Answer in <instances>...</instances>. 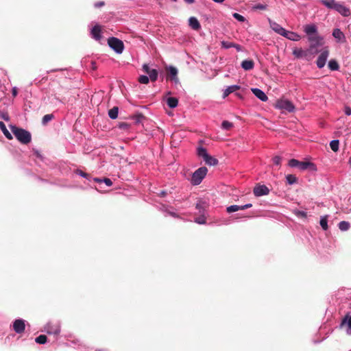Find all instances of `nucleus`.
I'll return each mask as SVG.
<instances>
[{
  "label": "nucleus",
  "mask_w": 351,
  "mask_h": 351,
  "mask_svg": "<svg viewBox=\"0 0 351 351\" xmlns=\"http://www.w3.org/2000/svg\"><path fill=\"white\" fill-rule=\"evenodd\" d=\"M304 32L306 33L308 40L310 43L308 51L311 53H317L319 51L317 47L322 46L324 40L318 32L317 27L315 24H308L304 26Z\"/></svg>",
  "instance_id": "nucleus-1"
},
{
  "label": "nucleus",
  "mask_w": 351,
  "mask_h": 351,
  "mask_svg": "<svg viewBox=\"0 0 351 351\" xmlns=\"http://www.w3.org/2000/svg\"><path fill=\"white\" fill-rule=\"evenodd\" d=\"M10 130L16 138L22 144L27 145L32 141V135L27 130L16 125H10Z\"/></svg>",
  "instance_id": "nucleus-2"
},
{
  "label": "nucleus",
  "mask_w": 351,
  "mask_h": 351,
  "mask_svg": "<svg viewBox=\"0 0 351 351\" xmlns=\"http://www.w3.org/2000/svg\"><path fill=\"white\" fill-rule=\"evenodd\" d=\"M322 4L327 8L334 9L344 16L350 15V10L342 4L336 3L335 0H322Z\"/></svg>",
  "instance_id": "nucleus-3"
},
{
  "label": "nucleus",
  "mask_w": 351,
  "mask_h": 351,
  "mask_svg": "<svg viewBox=\"0 0 351 351\" xmlns=\"http://www.w3.org/2000/svg\"><path fill=\"white\" fill-rule=\"evenodd\" d=\"M208 172V169L205 167H202L197 169L193 173L191 178V183L193 185H198L201 183L202 180L206 176Z\"/></svg>",
  "instance_id": "nucleus-4"
},
{
  "label": "nucleus",
  "mask_w": 351,
  "mask_h": 351,
  "mask_svg": "<svg viewBox=\"0 0 351 351\" xmlns=\"http://www.w3.org/2000/svg\"><path fill=\"white\" fill-rule=\"evenodd\" d=\"M108 44L117 53H121L123 51V43L119 38L111 37L108 38Z\"/></svg>",
  "instance_id": "nucleus-5"
},
{
  "label": "nucleus",
  "mask_w": 351,
  "mask_h": 351,
  "mask_svg": "<svg viewBox=\"0 0 351 351\" xmlns=\"http://www.w3.org/2000/svg\"><path fill=\"white\" fill-rule=\"evenodd\" d=\"M329 47H324L321 51L320 54L319 55L317 60L316 61L317 66L319 69L323 68L326 62V60L329 56Z\"/></svg>",
  "instance_id": "nucleus-6"
},
{
  "label": "nucleus",
  "mask_w": 351,
  "mask_h": 351,
  "mask_svg": "<svg viewBox=\"0 0 351 351\" xmlns=\"http://www.w3.org/2000/svg\"><path fill=\"white\" fill-rule=\"evenodd\" d=\"M275 107L280 110H285L289 112H293L295 106L293 104L287 99H278L275 104Z\"/></svg>",
  "instance_id": "nucleus-7"
},
{
  "label": "nucleus",
  "mask_w": 351,
  "mask_h": 351,
  "mask_svg": "<svg viewBox=\"0 0 351 351\" xmlns=\"http://www.w3.org/2000/svg\"><path fill=\"white\" fill-rule=\"evenodd\" d=\"M45 330L49 335H58L60 332V326L57 323L49 322L45 326Z\"/></svg>",
  "instance_id": "nucleus-8"
},
{
  "label": "nucleus",
  "mask_w": 351,
  "mask_h": 351,
  "mask_svg": "<svg viewBox=\"0 0 351 351\" xmlns=\"http://www.w3.org/2000/svg\"><path fill=\"white\" fill-rule=\"evenodd\" d=\"M254 194L256 197L269 194V190L265 185H256L253 190Z\"/></svg>",
  "instance_id": "nucleus-9"
},
{
  "label": "nucleus",
  "mask_w": 351,
  "mask_h": 351,
  "mask_svg": "<svg viewBox=\"0 0 351 351\" xmlns=\"http://www.w3.org/2000/svg\"><path fill=\"white\" fill-rule=\"evenodd\" d=\"M25 328V322L23 319H16L13 323L14 330L19 334L24 332Z\"/></svg>",
  "instance_id": "nucleus-10"
},
{
  "label": "nucleus",
  "mask_w": 351,
  "mask_h": 351,
  "mask_svg": "<svg viewBox=\"0 0 351 351\" xmlns=\"http://www.w3.org/2000/svg\"><path fill=\"white\" fill-rule=\"evenodd\" d=\"M166 71H167V74L169 76H171V80H173L176 82H178V78L177 77L178 75V69L173 66H169L166 67Z\"/></svg>",
  "instance_id": "nucleus-11"
},
{
  "label": "nucleus",
  "mask_w": 351,
  "mask_h": 351,
  "mask_svg": "<svg viewBox=\"0 0 351 351\" xmlns=\"http://www.w3.org/2000/svg\"><path fill=\"white\" fill-rule=\"evenodd\" d=\"M252 92L254 93V95L256 97H258L262 101H266L268 99V97L265 95V93L259 88H252Z\"/></svg>",
  "instance_id": "nucleus-12"
},
{
  "label": "nucleus",
  "mask_w": 351,
  "mask_h": 351,
  "mask_svg": "<svg viewBox=\"0 0 351 351\" xmlns=\"http://www.w3.org/2000/svg\"><path fill=\"white\" fill-rule=\"evenodd\" d=\"M282 36L284 37H285L291 40H293V41L300 40L301 38V36L299 34H298L297 33L287 31L286 29Z\"/></svg>",
  "instance_id": "nucleus-13"
},
{
  "label": "nucleus",
  "mask_w": 351,
  "mask_h": 351,
  "mask_svg": "<svg viewBox=\"0 0 351 351\" xmlns=\"http://www.w3.org/2000/svg\"><path fill=\"white\" fill-rule=\"evenodd\" d=\"M101 28L99 25H95L91 29V34L94 39L96 40H99L101 38Z\"/></svg>",
  "instance_id": "nucleus-14"
},
{
  "label": "nucleus",
  "mask_w": 351,
  "mask_h": 351,
  "mask_svg": "<svg viewBox=\"0 0 351 351\" xmlns=\"http://www.w3.org/2000/svg\"><path fill=\"white\" fill-rule=\"evenodd\" d=\"M347 327V333L351 334V315L349 317L346 315L341 321V327Z\"/></svg>",
  "instance_id": "nucleus-15"
},
{
  "label": "nucleus",
  "mask_w": 351,
  "mask_h": 351,
  "mask_svg": "<svg viewBox=\"0 0 351 351\" xmlns=\"http://www.w3.org/2000/svg\"><path fill=\"white\" fill-rule=\"evenodd\" d=\"M189 26L194 30H199L201 28L199 22L194 16H191L189 18Z\"/></svg>",
  "instance_id": "nucleus-16"
},
{
  "label": "nucleus",
  "mask_w": 351,
  "mask_h": 351,
  "mask_svg": "<svg viewBox=\"0 0 351 351\" xmlns=\"http://www.w3.org/2000/svg\"><path fill=\"white\" fill-rule=\"evenodd\" d=\"M254 66V62L252 60H245L241 62V67L245 71L252 70Z\"/></svg>",
  "instance_id": "nucleus-17"
},
{
  "label": "nucleus",
  "mask_w": 351,
  "mask_h": 351,
  "mask_svg": "<svg viewBox=\"0 0 351 351\" xmlns=\"http://www.w3.org/2000/svg\"><path fill=\"white\" fill-rule=\"evenodd\" d=\"M270 26L274 32H276V33L279 34L281 36L283 35L285 31V29H284L282 27H281L280 25L275 22H270Z\"/></svg>",
  "instance_id": "nucleus-18"
},
{
  "label": "nucleus",
  "mask_w": 351,
  "mask_h": 351,
  "mask_svg": "<svg viewBox=\"0 0 351 351\" xmlns=\"http://www.w3.org/2000/svg\"><path fill=\"white\" fill-rule=\"evenodd\" d=\"M298 169L300 170H305L307 169H311L312 170L315 169V165L311 162H299Z\"/></svg>",
  "instance_id": "nucleus-19"
},
{
  "label": "nucleus",
  "mask_w": 351,
  "mask_h": 351,
  "mask_svg": "<svg viewBox=\"0 0 351 351\" xmlns=\"http://www.w3.org/2000/svg\"><path fill=\"white\" fill-rule=\"evenodd\" d=\"M240 86L238 85H232L228 86L223 92V97L225 98L228 97L230 93H234V91L239 90Z\"/></svg>",
  "instance_id": "nucleus-20"
},
{
  "label": "nucleus",
  "mask_w": 351,
  "mask_h": 351,
  "mask_svg": "<svg viewBox=\"0 0 351 351\" xmlns=\"http://www.w3.org/2000/svg\"><path fill=\"white\" fill-rule=\"evenodd\" d=\"M332 36L338 40L345 41V36L343 33L338 28L333 30Z\"/></svg>",
  "instance_id": "nucleus-21"
},
{
  "label": "nucleus",
  "mask_w": 351,
  "mask_h": 351,
  "mask_svg": "<svg viewBox=\"0 0 351 351\" xmlns=\"http://www.w3.org/2000/svg\"><path fill=\"white\" fill-rule=\"evenodd\" d=\"M0 129L1 130L2 132L8 139L12 140L13 138L12 135L8 130L5 123L3 121H0Z\"/></svg>",
  "instance_id": "nucleus-22"
},
{
  "label": "nucleus",
  "mask_w": 351,
  "mask_h": 351,
  "mask_svg": "<svg viewBox=\"0 0 351 351\" xmlns=\"http://www.w3.org/2000/svg\"><path fill=\"white\" fill-rule=\"evenodd\" d=\"M203 159L208 165H216L218 163V160L209 154L206 155Z\"/></svg>",
  "instance_id": "nucleus-23"
},
{
  "label": "nucleus",
  "mask_w": 351,
  "mask_h": 351,
  "mask_svg": "<svg viewBox=\"0 0 351 351\" xmlns=\"http://www.w3.org/2000/svg\"><path fill=\"white\" fill-rule=\"evenodd\" d=\"M119 113V108L117 106H114L112 108L109 110L108 116L112 119H115L118 117Z\"/></svg>",
  "instance_id": "nucleus-24"
},
{
  "label": "nucleus",
  "mask_w": 351,
  "mask_h": 351,
  "mask_svg": "<svg viewBox=\"0 0 351 351\" xmlns=\"http://www.w3.org/2000/svg\"><path fill=\"white\" fill-rule=\"evenodd\" d=\"M167 104L171 108H174L178 106V100L176 97H169L167 99Z\"/></svg>",
  "instance_id": "nucleus-25"
},
{
  "label": "nucleus",
  "mask_w": 351,
  "mask_h": 351,
  "mask_svg": "<svg viewBox=\"0 0 351 351\" xmlns=\"http://www.w3.org/2000/svg\"><path fill=\"white\" fill-rule=\"evenodd\" d=\"M328 67L331 71H338L339 69V65L337 60H330L328 62Z\"/></svg>",
  "instance_id": "nucleus-26"
},
{
  "label": "nucleus",
  "mask_w": 351,
  "mask_h": 351,
  "mask_svg": "<svg viewBox=\"0 0 351 351\" xmlns=\"http://www.w3.org/2000/svg\"><path fill=\"white\" fill-rule=\"evenodd\" d=\"M293 54L298 58H302L306 56V52L301 48L295 49L293 51Z\"/></svg>",
  "instance_id": "nucleus-27"
},
{
  "label": "nucleus",
  "mask_w": 351,
  "mask_h": 351,
  "mask_svg": "<svg viewBox=\"0 0 351 351\" xmlns=\"http://www.w3.org/2000/svg\"><path fill=\"white\" fill-rule=\"evenodd\" d=\"M320 226H322V229L324 230H327L328 228V216H324L320 219Z\"/></svg>",
  "instance_id": "nucleus-28"
},
{
  "label": "nucleus",
  "mask_w": 351,
  "mask_h": 351,
  "mask_svg": "<svg viewBox=\"0 0 351 351\" xmlns=\"http://www.w3.org/2000/svg\"><path fill=\"white\" fill-rule=\"evenodd\" d=\"M158 76V71L156 69H152V71L149 73L148 77L152 82H155L157 80Z\"/></svg>",
  "instance_id": "nucleus-29"
},
{
  "label": "nucleus",
  "mask_w": 351,
  "mask_h": 351,
  "mask_svg": "<svg viewBox=\"0 0 351 351\" xmlns=\"http://www.w3.org/2000/svg\"><path fill=\"white\" fill-rule=\"evenodd\" d=\"M286 179H287V183L289 184H293L297 183V182H298L297 177L293 174H288L286 176Z\"/></svg>",
  "instance_id": "nucleus-30"
},
{
  "label": "nucleus",
  "mask_w": 351,
  "mask_h": 351,
  "mask_svg": "<svg viewBox=\"0 0 351 351\" xmlns=\"http://www.w3.org/2000/svg\"><path fill=\"white\" fill-rule=\"evenodd\" d=\"M338 226L341 231H346L350 228V223L348 221H342L339 222Z\"/></svg>",
  "instance_id": "nucleus-31"
},
{
  "label": "nucleus",
  "mask_w": 351,
  "mask_h": 351,
  "mask_svg": "<svg viewBox=\"0 0 351 351\" xmlns=\"http://www.w3.org/2000/svg\"><path fill=\"white\" fill-rule=\"evenodd\" d=\"M339 141L338 140H333L330 143V147L331 149L337 152L339 150Z\"/></svg>",
  "instance_id": "nucleus-32"
},
{
  "label": "nucleus",
  "mask_w": 351,
  "mask_h": 351,
  "mask_svg": "<svg viewBox=\"0 0 351 351\" xmlns=\"http://www.w3.org/2000/svg\"><path fill=\"white\" fill-rule=\"evenodd\" d=\"M47 337L45 335H40L35 339V341L39 344H44L47 342Z\"/></svg>",
  "instance_id": "nucleus-33"
},
{
  "label": "nucleus",
  "mask_w": 351,
  "mask_h": 351,
  "mask_svg": "<svg viewBox=\"0 0 351 351\" xmlns=\"http://www.w3.org/2000/svg\"><path fill=\"white\" fill-rule=\"evenodd\" d=\"M54 118V116L53 114H45L43 119H42V123L43 125H46L48 122L51 121Z\"/></svg>",
  "instance_id": "nucleus-34"
},
{
  "label": "nucleus",
  "mask_w": 351,
  "mask_h": 351,
  "mask_svg": "<svg viewBox=\"0 0 351 351\" xmlns=\"http://www.w3.org/2000/svg\"><path fill=\"white\" fill-rule=\"evenodd\" d=\"M233 127V123L228 121H223L221 123V128L226 130H230Z\"/></svg>",
  "instance_id": "nucleus-35"
},
{
  "label": "nucleus",
  "mask_w": 351,
  "mask_h": 351,
  "mask_svg": "<svg viewBox=\"0 0 351 351\" xmlns=\"http://www.w3.org/2000/svg\"><path fill=\"white\" fill-rule=\"evenodd\" d=\"M208 154L207 153V151L205 148L204 147H198L197 148V155L199 156V157H202V158H205L206 155H208Z\"/></svg>",
  "instance_id": "nucleus-36"
},
{
  "label": "nucleus",
  "mask_w": 351,
  "mask_h": 351,
  "mask_svg": "<svg viewBox=\"0 0 351 351\" xmlns=\"http://www.w3.org/2000/svg\"><path fill=\"white\" fill-rule=\"evenodd\" d=\"M205 204L202 202H199L196 204L195 208L199 210L200 214H203L205 209Z\"/></svg>",
  "instance_id": "nucleus-37"
},
{
  "label": "nucleus",
  "mask_w": 351,
  "mask_h": 351,
  "mask_svg": "<svg viewBox=\"0 0 351 351\" xmlns=\"http://www.w3.org/2000/svg\"><path fill=\"white\" fill-rule=\"evenodd\" d=\"M138 81L141 84H148V83H149V77H148L147 75H141V76L138 77Z\"/></svg>",
  "instance_id": "nucleus-38"
},
{
  "label": "nucleus",
  "mask_w": 351,
  "mask_h": 351,
  "mask_svg": "<svg viewBox=\"0 0 351 351\" xmlns=\"http://www.w3.org/2000/svg\"><path fill=\"white\" fill-rule=\"evenodd\" d=\"M226 210L228 213H233V212H236V211H238L239 210V206H237V205H232V206H228L227 208H226Z\"/></svg>",
  "instance_id": "nucleus-39"
},
{
  "label": "nucleus",
  "mask_w": 351,
  "mask_h": 351,
  "mask_svg": "<svg viewBox=\"0 0 351 351\" xmlns=\"http://www.w3.org/2000/svg\"><path fill=\"white\" fill-rule=\"evenodd\" d=\"M118 128L121 130H128L130 128V125L126 122H121L118 124Z\"/></svg>",
  "instance_id": "nucleus-40"
},
{
  "label": "nucleus",
  "mask_w": 351,
  "mask_h": 351,
  "mask_svg": "<svg viewBox=\"0 0 351 351\" xmlns=\"http://www.w3.org/2000/svg\"><path fill=\"white\" fill-rule=\"evenodd\" d=\"M299 162L300 161L296 160V159H291L289 161V165L291 167H299Z\"/></svg>",
  "instance_id": "nucleus-41"
},
{
  "label": "nucleus",
  "mask_w": 351,
  "mask_h": 351,
  "mask_svg": "<svg viewBox=\"0 0 351 351\" xmlns=\"http://www.w3.org/2000/svg\"><path fill=\"white\" fill-rule=\"evenodd\" d=\"M195 221L199 224H204L206 223V219L203 214H201V216L195 218Z\"/></svg>",
  "instance_id": "nucleus-42"
},
{
  "label": "nucleus",
  "mask_w": 351,
  "mask_h": 351,
  "mask_svg": "<svg viewBox=\"0 0 351 351\" xmlns=\"http://www.w3.org/2000/svg\"><path fill=\"white\" fill-rule=\"evenodd\" d=\"M221 46L226 49H229L230 47H233L234 46V43L227 41H222Z\"/></svg>",
  "instance_id": "nucleus-43"
},
{
  "label": "nucleus",
  "mask_w": 351,
  "mask_h": 351,
  "mask_svg": "<svg viewBox=\"0 0 351 351\" xmlns=\"http://www.w3.org/2000/svg\"><path fill=\"white\" fill-rule=\"evenodd\" d=\"M233 17L241 22H244L245 21V19L242 15L239 14V13H234L232 14Z\"/></svg>",
  "instance_id": "nucleus-44"
},
{
  "label": "nucleus",
  "mask_w": 351,
  "mask_h": 351,
  "mask_svg": "<svg viewBox=\"0 0 351 351\" xmlns=\"http://www.w3.org/2000/svg\"><path fill=\"white\" fill-rule=\"evenodd\" d=\"M0 118L7 121L10 120L9 114L4 112H0Z\"/></svg>",
  "instance_id": "nucleus-45"
},
{
  "label": "nucleus",
  "mask_w": 351,
  "mask_h": 351,
  "mask_svg": "<svg viewBox=\"0 0 351 351\" xmlns=\"http://www.w3.org/2000/svg\"><path fill=\"white\" fill-rule=\"evenodd\" d=\"M274 164L276 165H280L281 163V158L278 156H276L272 159Z\"/></svg>",
  "instance_id": "nucleus-46"
},
{
  "label": "nucleus",
  "mask_w": 351,
  "mask_h": 351,
  "mask_svg": "<svg viewBox=\"0 0 351 351\" xmlns=\"http://www.w3.org/2000/svg\"><path fill=\"white\" fill-rule=\"evenodd\" d=\"M295 215L298 217H304V218H306L307 216L306 213H305L304 211H301V210H297L295 212Z\"/></svg>",
  "instance_id": "nucleus-47"
},
{
  "label": "nucleus",
  "mask_w": 351,
  "mask_h": 351,
  "mask_svg": "<svg viewBox=\"0 0 351 351\" xmlns=\"http://www.w3.org/2000/svg\"><path fill=\"white\" fill-rule=\"evenodd\" d=\"M143 117H144L142 114H138V115L134 116L132 117V119L135 120L136 123H139L141 121V120L143 119Z\"/></svg>",
  "instance_id": "nucleus-48"
},
{
  "label": "nucleus",
  "mask_w": 351,
  "mask_h": 351,
  "mask_svg": "<svg viewBox=\"0 0 351 351\" xmlns=\"http://www.w3.org/2000/svg\"><path fill=\"white\" fill-rule=\"evenodd\" d=\"M143 70L144 71V72H145L148 75L150 73V71H152V69H150L149 66L147 64H143Z\"/></svg>",
  "instance_id": "nucleus-49"
},
{
  "label": "nucleus",
  "mask_w": 351,
  "mask_h": 351,
  "mask_svg": "<svg viewBox=\"0 0 351 351\" xmlns=\"http://www.w3.org/2000/svg\"><path fill=\"white\" fill-rule=\"evenodd\" d=\"M76 173H77V174H78V175H80V176H81L82 177H84V178L88 177V174L85 173V172H84V171H82V170L77 169L76 171Z\"/></svg>",
  "instance_id": "nucleus-50"
},
{
  "label": "nucleus",
  "mask_w": 351,
  "mask_h": 351,
  "mask_svg": "<svg viewBox=\"0 0 351 351\" xmlns=\"http://www.w3.org/2000/svg\"><path fill=\"white\" fill-rule=\"evenodd\" d=\"M345 114L348 116L351 115V108L350 106H346L344 109Z\"/></svg>",
  "instance_id": "nucleus-51"
},
{
  "label": "nucleus",
  "mask_w": 351,
  "mask_h": 351,
  "mask_svg": "<svg viewBox=\"0 0 351 351\" xmlns=\"http://www.w3.org/2000/svg\"><path fill=\"white\" fill-rule=\"evenodd\" d=\"M104 182H105V184H106L107 186H112V181H111V180H110V179H109V178H104Z\"/></svg>",
  "instance_id": "nucleus-52"
},
{
  "label": "nucleus",
  "mask_w": 351,
  "mask_h": 351,
  "mask_svg": "<svg viewBox=\"0 0 351 351\" xmlns=\"http://www.w3.org/2000/svg\"><path fill=\"white\" fill-rule=\"evenodd\" d=\"M255 8L259 9V10H265L266 5L263 4H258L255 6Z\"/></svg>",
  "instance_id": "nucleus-53"
},
{
  "label": "nucleus",
  "mask_w": 351,
  "mask_h": 351,
  "mask_svg": "<svg viewBox=\"0 0 351 351\" xmlns=\"http://www.w3.org/2000/svg\"><path fill=\"white\" fill-rule=\"evenodd\" d=\"M104 5V1H100V2L96 3L95 6L96 8H100V7L103 6Z\"/></svg>",
  "instance_id": "nucleus-54"
},
{
  "label": "nucleus",
  "mask_w": 351,
  "mask_h": 351,
  "mask_svg": "<svg viewBox=\"0 0 351 351\" xmlns=\"http://www.w3.org/2000/svg\"><path fill=\"white\" fill-rule=\"evenodd\" d=\"M233 47H235L238 51L241 50V47L239 45L234 43V46H233Z\"/></svg>",
  "instance_id": "nucleus-55"
},
{
  "label": "nucleus",
  "mask_w": 351,
  "mask_h": 351,
  "mask_svg": "<svg viewBox=\"0 0 351 351\" xmlns=\"http://www.w3.org/2000/svg\"><path fill=\"white\" fill-rule=\"evenodd\" d=\"M252 206V204H245L243 205V207L247 209V208H250Z\"/></svg>",
  "instance_id": "nucleus-56"
},
{
  "label": "nucleus",
  "mask_w": 351,
  "mask_h": 351,
  "mask_svg": "<svg viewBox=\"0 0 351 351\" xmlns=\"http://www.w3.org/2000/svg\"><path fill=\"white\" fill-rule=\"evenodd\" d=\"M184 1L189 4L193 3L195 2V0H184Z\"/></svg>",
  "instance_id": "nucleus-57"
},
{
  "label": "nucleus",
  "mask_w": 351,
  "mask_h": 351,
  "mask_svg": "<svg viewBox=\"0 0 351 351\" xmlns=\"http://www.w3.org/2000/svg\"><path fill=\"white\" fill-rule=\"evenodd\" d=\"M12 94L14 96H16L17 95V90L15 88H14L12 90Z\"/></svg>",
  "instance_id": "nucleus-58"
},
{
  "label": "nucleus",
  "mask_w": 351,
  "mask_h": 351,
  "mask_svg": "<svg viewBox=\"0 0 351 351\" xmlns=\"http://www.w3.org/2000/svg\"><path fill=\"white\" fill-rule=\"evenodd\" d=\"M213 1L216 2V3H222L225 0H213Z\"/></svg>",
  "instance_id": "nucleus-59"
},
{
  "label": "nucleus",
  "mask_w": 351,
  "mask_h": 351,
  "mask_svg": "<svg viewBox=\"0 0 351 351\" xmlns=\"http://www.w3.org/2000/svg\"><path fill=\"white\" fill-rule=\"evenodd\" d=\"M165 195H166V192H165V191H162L160 193L161 196H165Z\"/></svg>",
  "instance_id": "nucleus-60"
},
{
  "label": "nucleus",
  "mask_w": 351,
  "mask_h": 351,
  "mask_svg": "<svg viewBox=\"0 0 351 351\" xmlns=\"http://www.w3.org/2000/svg\"><path fill=\"white\" fill-rule=\"evenodd\" d=\"M245 208L243 207V206H239V210H245Z\"/></svg>",
  "instance_id": "nucleus-61"
},
{
  "label": "nucleus",
  "mask_w": 351,
  "mask_h": 351,
  "mask_svg": "<svg viewBox=\"0 0 351 351\" xmlns=\"http://www.w3.org/2000/svg\"><path fill=\"white\" fill-rule=\"evenodd\" d=\"M95 180L96 182H101V180H100V179H99V178H95Z\"/></svg>",
  "instance_id": "nucleus-62"
},
{
  "label": "nucleus",
  "mask_w": 351,
  "mask_h": 351,
  "mask_svg": "<svg viewBox=\"0 0 351 351\" xmlns=\"http://www.w3.org/2000/svg\"><path fill=\"white\" fill-rule=\"evenodd\" d=\"M349 163L351 165V157L349 159Z\"/></svg>",
  "instance_id": "nucleus-63"
}]
</instances>
